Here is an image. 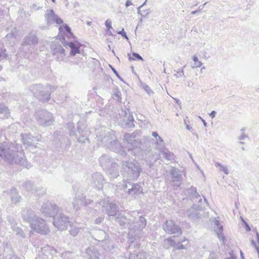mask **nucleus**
<instances>
[{
  "label": "nucleus",
  "mask_w": 259,
  "mask_h": 259,
  "mask_svg": "<svg viewBox=\"0 0 259 259\" xmlns=\"http://www.w3.org/2000/svg\"><path fill=\"white\" fill-rule=\"evenodd\" d=\"M63 27L65 30L69 33V34L74 38L75 36L73 35V33L71 32V29L67 24H64Z\"/></svg>",
  "instance_id": "50"
},
{
  "label": "nucleus",
  "mask_w": 259,
  "mask_h": 259,
  "mask_svg": "<svg viewBox=\"0 0 259 259\" xmlns=\"http://www.w3.org/2000/svg\"><path fill=\"white\" fill-rule=\"evenodd\" d=\"M43 89V85L41 84H34L31 85L29 88L28 91L31 93L33 95L36 97L38 94H39L41 91H43L42 89Z\"/></svg>",
  "instance_id": "29"
},
{
  "label": "nucleus",
  "mask_w": 259,
  "mask_h": 259,
  "mask_svg": "<svg viewBox=\"0 0 259 259\" xmlns=\"http://www.w3.org/2000/svg\"><path fill=\"white\" fill-rule=\"evenodd\" d=\"M56 16L53 10H48L45 14L46 20L48 24H52L55 22Z\"/></svg>",
  "instance_id": "30"
},
{
  "label": "nucleus",
  "mask_w": 259,
  "mask_h": 259,
  "mask_svg": "<svg viewBox=\"0 0 259 259\" xmlns=\"http://www.w3.org/2000/svg\"><path fill=\"white\" fill-rule=\"evenodd\" d=\"M23 187L27 191L30 192L33 190V184L30 181H27L23 184Z\"/></svg>",
  "instance_id": "40"
},
{
  "label": "nucleus",
  "mask_w": 259,
  "mask_h": 259,
  "mask_svg": "<svg viewBox=\"0 0 259 259\" xmlns=\"http://www.w3.org/2000/svg\"><path fill=\"white\" fill-rule=\"evenodd\" d=\"M193 60L194 62L193 67H200L202 65V63L198 60V58L196 56L193 57Z\"/></svg>",
  "instance_id": "48"
},
{
  "label": "nucleus",
  "mask_w": 259,
  "mask_h": 259,
  "mask_svg": "<svg viewBox=\"0 0 259 259\" xmlns=\"http://www.w3.org/2000/svg\"><path fill=\"white\" fill-rule=\"evenodd\" d=\"M113 141H114V143L111 142V143L112 144V146L113 147H115V148H116V147H117V148L118 146H117V145L118 144L120 146V148H119V150H118V151L117 150V151L112 150V151L117 153H119V154L120 155H121L122 157L126 156L127 154H126V152L123 150V147L121 146L120 143L118 142V141H117L116 137H115V140H113Z\"/></svg>",
  "instance_id": "32"
},
{
  "label": "nucleus",
  "mask_w": 259,
  "mask_h": 259,
  "mask_svg": "<svg viewBox=\"0 0 259 259\" xmlns=\"http://www.w3.org/2000/svg\"><path fill=\"white\" fill-rule=\"evenodd\" d=\"M111 21L108 19L105 21V25L106 27H107L109 34L111 36H113V34L112 33L111 31L110 30V29H112V26H111Z\"/></svg>",
  "instance_id": "43"
},
{
  "label": "nucleus",
  "mask_w": 259,
  "mask_h": 259,
  "mask_svg": "<svg viewBox=\"0 0 259 259\" xmlns=\"http://www.w3.org/2000/svg\"><path fill=\"white\" fill-rule=\"evenodd\" d=\"M203 200H202L201 198V197L200 198H198V199H197L198 204H194L193 205L194 207H197L198 209H202L204 207V206H203L204 203H205L206 204H208V202L206 200V199L204 196H203Z\"/></svg>",
  "instance_id": "37"
},
{
  "label": "nucleus",
  "mask_w": 259,
  "mask_h": 259,
  "mask_svg": "<svg viewBox=\"0 0 259 259\" xmlns=\"http://www.w3.org/2000/svg\"><path fill=\"white\" fill-rule=\"evenodd\" d=\"M42 90L43 91H41L39 94H38L36 98L43 102L48 101L50 99L51 95L50 89L48 87L43 86Z\"/></svg>",
  "instance_id": "23"
},
{
  "label": "nucleus",
  "mask_w": 259,
  "mask_h": 259,
  "mask_svg": "<svg viewBox=\"0 0 259 259\" xmlns=\"http://www.w3.org/2000/svg\"><path fill=\"white\" fill-rule=\"evenodd\" d=\"M35 119L37 123L42 126H49L53 122V114L46 110H38L35 113Z\"/></svg>",
  "instance_id": "6"
},
{
  "label": "nucleus",
  "mask_w": 259,
  "mask_h": 259,
  "mask_svg": "<svg viewBox=\"0 0 259 259\" xmlns=\"http://www.w3.org/2000/svg\"><path fill=\"white\" fill-rule=\"evenodd\" d=\"M53 224L58 230L62 231L67 229L71 223L69 218L62 213H59L53 218Z\"/></svg>",
  "instance_id": "9"
},
{
  "label": "nucleus",
  "mask_w": 259,
  "mask_h": 259,
  "mask_svg": "<svg viewBox=\"0 0 259 259\" xmlns=\"http://www.w3.org/2000/svg\"><path fill=\"white\" fill-rule=\"evenodd\" d=\"M160 154H161L162 156L168 161H170L174 159V154L167 149L161 150L160 149Z\"/></svg>",
  "instance_id": "35"
},
{
  "label": "nucleus",
  "mask_w": 259,
  "mask_h": 259,
  "mask_svg": "<svg viewBox=\"0 0 259 259\" xmlns=\"http://www.w3.org/2000/svg\"><path fill=\"white\" fill-rule=\"evenodd\" d=\"M132 119H129V121L126 123V126L127 127L131 128L134 126V119L133 117H131Z\"/></svg>",
  "instance_id": "52"
},
{
  "label": "nucleus",
  "mask_w": 259,
  "mask_h": 259,
  "mask_svg": "<svg viewBox=\"0 0 259 259\" xmlns=\"http://www.w3.org/2000/svg\"><path fill=\"white\" fill-rule=\"evenodd\" d=\"M105 169L106 170V173L108 176L111 180L119 176L118 165L115 162L111 163V165Z\"/></svg>",
  "instance_id": "21"
},
{
  "label": "nucleus",
  "mask_w": 259,
  "mask_h": 259,
  "mask_svg": "<svg viewBox=\"0 0 259 259\" xmlns=\"http://www.w3.org/2000/svg\"><path fill=\"white\" fill-rule=\"evenodd\" d=\"M191 193H192L191 197H192V200L194 201L195 202H196L197 201V199H198V198H200V196L199 195L198 193L197 192L196 188L192 187Z\"/></svg>",
  "instance_id": "39"
},
{
  "label": "nucleus",
  "mask_w": 259,
  "mask_h": 259,
  "mask_svg": "<svg viewBox=\"0 0 259 259\" xmlns=\"http://www.w3.org/2000/svg\"><path fill=\"white\" fill-rule=\"evenodd\" d=\"M17 34V30L16 28H13L10 33L7 34L5 37L6 41L9 42L11 44L12 42L14 43L16 36Z\"/></svg>",
  "instance_id": "31"
},
{
  "label": "nucleus",
  "mask_w": 259,
  "mask_h": 259,
  "mask_svg": "<svg viewBox=\"0 0 259 259\" xmlns=\"http://www.w3.org/2000/svg\"><path fill=\"white\" fill-rule=\"evenodd\" d=\"M164 231L169 234L181 235L182 231L181 227L173 220H167L163 226Z\"/></svg>",
  "instance_id": "12"
},
{
  "label": "nucleus",
  "mask_w": 259,
  "mask_h": 259,
  "mask_svg": "<svg viewBox=\"0 0 259 259\" xmlns=\"http://www.w3.org/2000/svg\"><path fill=\"white\" fill-rule=\"evenodd\" d=\"M120 161H121V172L123 177L129 180H137L142 170L140 164L127 156L122 157Z\"/></svg>",
  "instance_id": "4"
},
{
  "label": "nucleus",
  "mask_w": 259,
  "mask_h": 259,
  "mask_svg": "<svg viewBox=\"0 0 259 259\" xmlns=\"http://www.w3.org/2000/svg\"><path fill=\"white\" fill-rule=\"evenodd\" d=\"M90 234L95 240L98 241H106L107 235L106 232L102 229H93L91 230Z\"/></svg>",
  "instance_id": "19"
},
{
  "label": "nucleus",
  "mask_w": 259,
  "mask_h": 259,
  "mask_svg": "<svg viewBox=\"0 0 259 259\" xmlns=\"http://www.w3.org/2000/svg\"><path fill=\"white\" fill-rule=\"evenodd\" d=\"M77 132L79 134H86V135H89L86 123L84 121H79L77 122Z\"/></svg>",
  "instance_id": "33"
},
{
  "label": "nucleus",
  "mask_w": 259,
  "mask_h": 259,
  "mask_svg": "<svg viewBox=\"0 0 259 259\" xmlns=\"http://www.w3.org/2000/svg\"><path fill=\"white\" fill-rule=\"evenodd\" d=\"M131 217L132 218L127 219L126 217L119 214L116 218V222L121 226L128 227L129 232H130L131 228H133L137 225V227H135L136 232L134 233V236L140 238V236H142L143 234L142 230L146 225V220L142 216L139 215V213L137 211L132 212Z\"/></svg>",
  "instance_id": "2"
},
{
  "label": "nucleus",
  "mask_w": 259,
  "mask_h": 259,
  "mask_svg": "<svg viewBox=\"0 0 259 259\" xmlns=\"http://www.w3.org/2000/svg\"><path fill=\"white\" fill-rule=\"evenodd\" d=\"M79 135L80 136L79 137H76L78 142L84 143L86 141L88 140V139L87 138L88 135H86V134Z\"/></svg>",
  "instance_id": "42"
},
{
  "label": "nucleus",
  "mask_w": 259,
  "mask_h": 259,
  "mask_svg": "<svg viewBox=\"0 0 259 259\" xmlns=\"http://www.w3.org/2000/svg\"><path fill=\"white\" fill-rule=\"evenodd\" d=\"M102 220H103V218H101V217H99V218H98L96 220L95 222H96V223L97 224H100V223H101V222L102 221Z\"/></svg>",
  "instance_id": "64"
},
{
  "label": "nucleus",
  "mask_w": 259,
  "mask_h": 259,
  "mask_svg": "<svg viewBox=\"0 0 259 259\" xmlns=\"http://www.w3.org/2000/svg\"><path fill=\"white\" fill-rule=\"evenodd\" d=\"M136 227H137V225L133 228H131L128 233V259H144L146 257V252L140 249V240L143 239V234L142 236H140V238L135 236L134 233L136 232L135 229Z\"/></svg>",
  "instance_id": "3"
},
{
  "label": "nucleus",
  "mask_w": 259,
  "mask_h": 259,
  "mask_svg": "<svg viewBox=\"0 0 259 259\" xmlns=\"http://www.w3.org/2000/svg\"><path fill=\"white\" fill-rule=\"evenodd\" d=\"M141 132L136 131L132 134H126L124 136V140L133 147H138L141 143L139 138L141 136Z\"/></svg>",
  "instance_id": "14"
},
{
  "label": "nucleus",
  "mask_w": 259,
  "mask_h": 259,
  "mask_svg": "<svg viewBox=\"0 0 259 259\" xmlns=\"http://www.w3.org/2000/svg\"><path fill=\"white\" fill-rule=\"evenodd\" d=\"M72 224H71V225H72ZM71 227V229L69 230L70 233L71 235L73 236H75L77 235V234L79 232V229L77 227H73L72 226H70Z\"/></svg>",
  "instance_id": "45"
},
{
  "label": "nucleus",
  "mask_w": 259,
  "mask_h": 259,
  "mask_svg": "<svg viewBox=\"0 0 259 259\" xmlns=\"http://www.w3.org/2000/svg\"><path fill=\"white\" fill-rule=\"evenodd\" d=\"M67 127L68 130H73L74 128V124L73 122H69L67 124Z\"/></svg>",
  "instance_id": "55"
},
{
  "label": "nucleus",
  "mask_w": 259,
  "mask_h": 259,
  "mask_svg": "<svg viewBox=\"0 0 259 259\" xmlns=\"http://www.w3.org/2000/svg\"><path fill=\"white\" fill-rule=\"evenodd\" d=\"M248 138V136L247 135H245L244 134H242L241 136H240L238 137V140H243L245 138Z\"/></svg>",
  "instance_id": "61"
},
{
  "label": "nucleus",
  "mask_w": 259,
  "mask_h": 259,
  "mask_svg": "<svg viewBox=\"0 0 259 259\" xmlns=\"http://www.w3.org/2000/svg\"><path fill=\"white\" fill-rule=\"evenodd\" d=\"M133 5V3H132L131 0H127L126 1L125 6L127 8L129 7L130 6Z\"/></svg>",
  "instance_id": "62"
},
{
  "label": "nucleus",
  "mask_w": 259,
  "mask_h": 259,
  "mask_svg": "<svg viewBox=\"0 0 259 259\" xmlns=\"http://www.w3.org/2000/svg\"><path fill=\"white\" fill-rule=\"evenodd\" d=\"M170 175L171 176L170 185L175 189L181 186L182 182V171L175 167L171 169Z\"/></svg>",
  "instance_id": "11"
},
{
  "label": "nucleus",
  "mask_w": 259,
  "mask_h": 259,
  "mask_svg": "<svg viewBox=\"0 0 259 259\" xmlns=\"http://www.w3.org/2000/svg\"><path fill=\"white\" fill-rule=\"evenodd\" d=\"M0 157L12 164L24 165L25 163L22 147L16 143H0Z\"/></svg>",
  "instance_id": "1"
},
{
  "label": "nucleus",
  "mask_w": 259,
  "mask_h": 259,
  "mask_svg": "<svg viewBox=\"0 0 259 259\" xmlns=\"http://www.w3.org/2000/svg\"><path fill=\"white\" fill-rule=\"evenodd\" d=\"M100 165L104 169L107 168L113 163V159L109 155L103 154L99 158Z\"/></svg>",
  "instance_id": "22"
},
{
  "label": "nucleus",
  "mask_w": 259,
  "mask_h": 259,
  "mask_svg": "<svg viewBox=\"0 0 259 259\" xmlns=\"http://www.w3.org/2000/svg\"><path fill=\"white\" fill-rule=\"evenodd\" d=\"M117 33L120 34L122 36L128 39V37L126 35V32L124 31L123 29H122L121 31H118Z\"/></svg>",
  "instance_id": "53"
},
{
  "label": "nucleus",
  "mask_w": 259,
  "mask_h": 259,
  "mask_svg": "<svg viewBox=\"0 0 259 259\" xmlns=\"http://www.w3.org/2000/svg\"><path fill=\"white\" fill-rule=\"evenodd\" d=\"M21 216L24 221L29 223L30 225L31 223L34 221L37 217L34 212L30 208L25 207L22 210Z\"/></svg>",
  "instance_id": "18"
},
{
  "label": "nucleus",
  "mask_w": 259,
  "mask_h": 259,
  "mask_svg": "<svg viewBox=\"0 0 259 259\" xmlns=\"http://www.w3.org/2000/svg\"><path fill=\"white\" fill-rule=\"evenodd\" d=\"M42 252L43 254L46 256H47L48 257H49L48 253L51 254L52 255H55L58 253V251L56 249H55L53 247L50 246H45L42 248Z\"/></svg>",
  "instance_id": "34"
},
{
  "label": "nucleus",
  "mask_w": 259,
  "mask_h": 259,
  "mask_svg": "<svg viewBox=\"0 0 259 259\" xmlns=\"http://www.w3.org/2000/svg\"><path fill=\"white\" fill-rule=\"evenodd\" d=\"M59 208L55 203L47 201L43 203L40 208L41 213L47 217H54Z\"/></svg>",
  "instance_id": "8"
},
{
  "label": "nucleus",
  "mask_w": 259,
  "mask_h": 259,
  "mask_svg": "<svg viewBox=\"0 0 259 259\" xmlns=\"http://www.w3.org/2000/svg\"><path fill=\"white\" fill-rule=\"evenodd\" d=\"M156 140H157V142H156V144L157 145H159L161 147H164V141L160 136H158V138H157V139H156Z\"/></svg>",
  "instance_id": "51"
},
{
  "label": "nucleus",
  "mask_w": 259,
  "mask_h": 259,
  "mask_svg": "<svg viewBox=\"0 0 259 259\" xmlns=\"http://www.w3.org/2000/svg\"><path fill=\"white\" fill-rule=\"evenodd\" d=\"M30 226L33 230L41 234H47L49 231L45 221L39 217L36 218Z\"/></svg>",
  "instance_id": "10"
},
{
  "label": "nucleus",
  "mask_w": 259,
  "mask_h": 259,
  "mask_svg": "<svg viewBox=\"0 0 259 259\" xmlns=\"http://www.w3.org/2000/svg\"><path fill=\"white\" fill-rule=\"evenodd\" d=\"M215 225L219 227L218 231L217 232V235L219 238H220V240H224V237L223 236L222 234V231H223V226H220L219 222V221L215 220L214 221Z\"/></svg>",
  "instance_id": "38"
},
{
  "label": "nucleus",
  "mask_w": 259,
  "mask_h": 259,
  "mask_svg": "<svg viewBox=\"0 0 259 259\" xmlns=\"http://www.w3.org/2000/svg\"><path fill=\"white\" fill-rule=\"evenodd\" d=\"M46 189L43 187H37L35 189V192L39 196L46 193Z\"/></svg>",
  "instance_id": "47"
},
{
  "label": "nucleus",
  "mask_w": 259,
  "mask_h": 259,
  "mask_svg": "<svg viewBox=\"0 0 259 259\" xmlns=\"http://www.w3.org/2000/svg\"><path fill=\"white\" fill-rule=\"evenodd\" d=\"M142 88L147 93L149 96H151L154 94L153 92L150 89V87L146 84L143 83L142 84Z\"/></svg>",
  "instance_id": "44"
},
{
  "label": "nucleus",
  "mask_w": 259,
  "mask_h": 259,
  "mask_svg": "<svg viewBox=\"0 0 259 259\" xmlns=\"http://www.w3.org/2000/svg\"><path fill=\"white\" fill-rule=\"evenodd\" d=\"M65 46H69L71 49L70 55L71 56H75L76 54L80 53L79 47L80 46V44L78 42H67L65 41L64 42Z\"/></svg>",
  "instance_id": "24"
},
{
  "label": "nucleus",
  "mask_w": 259,
  "mask_h": 259,
  "mask_svg": "<svg viewBox=\"0 0 259 259\" xmlns=\"http://www.w3.org/2000/svg\"><path fill=\"white\" fill-rule=\"evenodd\" d=\"M111 69L112 70L113 72L114 73V74L116 75V76L118 78H119L120 79L122 80V79L121 78L120 76H119V75L118 74V72H117V71L115 70V69H114L113 67H112L111 65H110Z\"/></svg>",
  "instance_id": "59"
},
{
  "label": "nucleus",
  "mask_w": 259,
  "mask_h": 259,
  "mask_svg": "<svg viewBox=\"0 0 259 259\" xmlns=\"http://www.w3.org/2000/svg\"><path fill=\"white\" fill-rule=\"evenodd\" d=\"M200 209H198L197 207H193L191 208L187 212V215L189 219L193 221H195L200 217V214L198 212Z\"/></svg>",
  "instance_id": "26"
},
{
  "label": "nucleus",
  "mask_w": 259,
  "mask_h": 259,
  "mask_svg": "<svg viewBox=\"0 0 259 259\" xmlns=\"http://www.w3.org/2000/svg\"><path fill=\"white\" fill-rule=\"evenodd\" d=\"M11 199L14 203H16L20 201V196H19L15 188H12L11 190Z\"/></svg>",
  "instance_id": "36"
},
{
  "label": "nucleus",
  "mask_w": 259,
  "mask_h": 259,
  "mask_svg": "<svg viewBox=\"0 0 259 259\" xmlns=\"http://www.w3.org/2000/svg\"><path fill=\"white\" fill-rule=\"evenodd\" d=\"M133 56L138 60H143V58L139 54L137 53H133Z\"/></svg>",
  "instance_id": "56"
},
{
  "label": "nucleus",
  "mask_w": 259,
  "mask_h": 259,
  "mask_svg": "<svg viewBox=\"0 0 259 259\" xmlns=\"http://www.w3.org/2000/svg\"><path fill=\"white\" fill-rule=\"evenodd\" d=\"M21 136L24 145L26 146L33 145V142L35 139L34 137L31 136L30 134H21Z\"/></svg>",
  "instance_id": "27"
},
{
  "label": "nucleus",
  "mask_w": 259,
  "mask_h": 259,
  "mask_svg": "<svg viewBox=\"0 0 259 259\" xmlns=\"http://www.w3.org/2000/svg\"><path fill=\"white\" fill-rule=\"evenodd\" d=\"M123 188L124 189H128L127 192L129 195L135 197L142 193L141 186L138 184H133L129 182L127 184L124 185Z\"/></svg>",
  "instance_id": "17"
},
{
  "label": "nucleus",
  "mask_w": 259,
  "mask_h": 259,
  "mask_svg": "<svg viewBox=\"0 0 259 259\" xmlns=\"http://www.w3.org/2000/svg\"><path fill=\"white\" fill-rule=\"evenodd\" d=\"M207 259H218L217 257V254L214 252H211L210 253L209 257Z\"/></svg>",
  "instance_id": "54"
},
{
  "label": "nucleus",
  "mask_w": 259,
  "mask_h": 259,
  "mask_svg": "<svg viewBox=\"0 0 259 259\" xmlns=\"http://www.w3.org/2000/svg\"><path fill=\"white\" fill-rule=\"evenodd\" d=\"M220 170L224 171V172L226 175H228L229 174V170L228 169V168L226 166L224 165L223 166H222V167L221 168H220Z\"/></svg>",
  "instance_id": "57"
},
{
  "label": "nucleus",
  "mask_w": 259,
  "mask_h": 259,
  "mask_svg": "<svg viewBox=\"0 0 259 259\" xmlns=\"http://www.w3.org/2000/svg\"><path fill=\"white\" fill-rule=\"evenodd\" d=\"M138 14L139 15H141L143 17H146V16H147L149 14H150L151 13V12L150 11V10L149 9L145 10V11H142L143 13H141L140 10H139L138 9Z\"/></svg>",
  "instance_id": "49"
},
{
  "label": "nucleus",
  "mask_w": 259,
  "mask_h": 259,
  "mask_svg": "<svg viewBox=\"0 0 259 259\" xmlns=\"http://www.w3.org/2000/svg\"><path fill=\"white\" fill-rule=\"evenodd\" d=\"M84 257L87 259H103V255L94 246L88 247L85 251Z\"/></svg>",
  "instance_id": "16"
},
{
  "label": "nucleus",
  "mask_w": 259,
  "mask_h": 259,
  "mask_svg": "<svg viewBox=\"0 0 259 259\" xmlns=\"http://www.w3.org/2000/svg\"><path fill=\"white\" fill-rule=\"evenodd\" d=\"M97 137L98 140L100 141L104 145L108 147L111 150H119L120 146L117 145L118 147H113L111 144V142L114 143L115 140V132L109 129L101 128L99 132L97 133Z\"/></svg>",
  "instance_id": "5"
},
{
  "label": "nucleus",
  "mask_w": 259,
  "mask_h": 259,
  "mask_svg": "<svg viewBox=\"0 0 259 259\" xmlns=\"http://www.w3.org/2000/svg\"><path fill=\"white\" fill-rule=\"evenodd\" d=\"M55 22L58 24L63 23V20L60 18L58 17L57 15L56 16V19H55Z\"/></svg>",
  "instance_id": "58"
},
{
  "label": "nucleus",
  "mask_w": 259,
  "mask_h": 259,
  "mask_svg": "<svg viewBox=\"0 0 259 259\" xmlns=\"http://www.w3.org/2000/svg\"><path fill=\"white\" fill-rule=\"evenodd\" d=\"M69 135H70V136H74L77 137V134L75 133V132L74 131V129L73 130H69Z\"/></svg>",
  "instance_id": "60"
},
{
  "label": "nucleus",
  "mask_w": 259,
  "mask_h": 259,
  "mask_svg": "<svg viewBox=\"0 0 259 259\" xmlns=\"http://www.w3.org/2000/svg\"><path fill=\"white\" fill-rule=\"evenodd\" d=\"M6 50L5 49H0V61L6 59L8 55L6 53Z\"/></svg>",
  "instance_id": "46"
},
{
  "label": "nucleus",
  "mask_w": 259,
  "mask_h": 259,
  "mask_svg": "<svg viewBox=\"0 0 259 259\" xmlns=\"http://www.w3.org/2000/svg\"><path fill=\"white\" fill-rule=\"evenodd\" d=\"M71 253L69 252H65L61 253V257L65 259V257L67 256L68 254H70Z\"/></svg>",
  "instance_id": "63"
},
{
  "label": "nucleus",
  "mask_w": 259,
  "mask_h": 259,
  "mask_svg": "<svg viewBox=\"0 0 259 259\" xmlns=\"http://www.w3.org/2000/svg\"><path fill=\"white\" fill-rule=\"evenodd\" d=\"M102 212L109 217H114L117 212V207L113 202H110L108 199H104L99 202Z\"/></svg>",
  "instance_id": "7"
},
{
  "label": "nucleus",
  "mask_w": 259,
  "mask_h": 259,
  "mask_svg": "<svg viewBox=\"0 0 259 259\" xmlns=\"http://www.w3.org/2000/svg\"><path fill=\"white\" fill-rule=\"evenodd\" d=\"M90 203L89 200L87 201L85 196L81 192L77 191L72 202L73 206L76 210H79L82 206Z\"/></svg>",
  "instance_id": "15"
},
{
  "label": "nucleus",
  "mask_w": 259,
  "mask_h": 259,
  "mask_svg": "<svg viewBox=\"0 0 259 259\" xmlns=\"http://www.w3.org/2000/svg\"><path fill=\"white\" fill-rule=\"evenodd\" d=\"M12 228L13 230L17 234L19 235L20 236L23 238L25 237V233L21 228L15 226H13Z\"/></svg>",
  "instance_id": "41"
},
{
  "label": "nucleus",
  "mask_w": 259,
  "mask_h": 259,
  "mask_svg": "<svg viewBox=\"0 0 259 259\" xmlns=\"http://www.w3.org/2000/svg\"><path fill=\"white\" fill-rule=\"evenodd\" d=\"M104 183V179L101 174L96 172L93 175L92 183L93 187L99 190L103 188Z\"/></svg>",
  "instance_id": "20"
},
{
  "label": "nucleus",
  "mask_w": 259,
  "mask_h": 259,
  "mask_svg": "<svg viewBox=\"0 0 259 259\" xmlns=\"http://www.w3.org/2000/svg\"><path fill=\"white\" fill-rule=\"evenodd\" d=\"M10 117V112L4 103H0V118L8 119Z\"/></svg>",
  "instance_id": "28"
},
{
  "label": "nucleus",
  "mask_w": 259,
  "mask_h": 259,
  "mask_svg": "<svg viewBox=\"0 0 259 259\" xmlns=\"http://www.w3.org/2000/svg\"><path fill=\"white\" fill-rule=\"evenodd\" d=\"M51 50L54 58L58 61H64L65 59V50L58 43H53Z\"/></svg>",
  "instance_id": "13"
},
{
  "label": "nucleus",
  "mask_w": 259,
  "mask_h": 259,
  "mask_svg": "<svg viewBox=\"0 0 259 259\" xmlns=\"http://www.w3.org/2000/svg\"><path fill=\"white\" fill-rule=\"evenodd\" d=\"M38 40L36 36L34 34H30L26 37L22 43V46H25L35 45L37 44Z\"/></svg>",
  "instance_id": "25"
}]
</instances>
